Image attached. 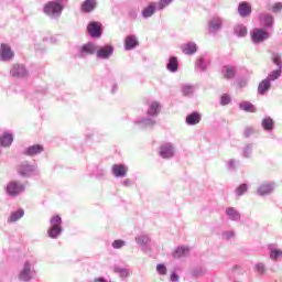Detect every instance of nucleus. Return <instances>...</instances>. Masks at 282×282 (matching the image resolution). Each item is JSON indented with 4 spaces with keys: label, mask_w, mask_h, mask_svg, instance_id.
Wrapping results in <instances>:
<instances>
[{
    "label": "nucleus",
    "mask_w": 282,
    "mask_h": 282,
    "mask_svg": "<svg viewBox=\"0 0 282 282\" xmlns=\"http://www.w3.org/2000/svg\"><path fill=\"white\" fill-rule=\"evenodd\" d=\"M272 23H274V18H272V15H264L262 18V24H264L265 28H270V25H272Z\"/></svg>",
    "instance_id": "37"
},
{
    "label": "nucleus",
    "mask_w": 282,
    "mask_h": 282,
    "mask_svg": "<svg viewBox=\"0 0 282 282\" xmlns=\"http://www.w3.org/2000/svg\"><path fill=\"white\" fill-rule=\"evenodd\" d=\"M25 191V186L19 182H10L7 185V193L8 195H11V197H17L20 193H23Z\"/></svg>",
    "instance_id": "2"
},
{
    "label": "nucleus",
    "mask_w": 282,
    "mask_h": 282,
    "mask_svg": "<svg viewBox=\"0 0 282 282\" xmlns=\"http://www.w3.org/2000/svg\"><path fill=\"white\" fill-rule=\"evenodd\" d=\"M173 2V0H160L159 2V10H164L166 6H170Z\"/></svg>",
    "instance_id": "40"
},
{
    "label": "nucleus",
    "mask_w": 282,
    "mask_h": 282,
    "mask_svg": "<svg viewBox=\"0 0 282 282\" xmlns=\"http://www.w3.org/2000/svg\"><path fill=\"white\" fill-rule=\"evenodd\" d=\"M20 281H30L32 276L30 275V263L25 262L23 270L20 272L19 275Z\"/></svg>",
    "instance_id": "16"
},
{
    "label": "nucleus",
    "mask_w": 282,
    "mask_h": 282,
    "mask_svg": "<svg viewBox=\"0 0 282 282\" xmlns=\"http://www.w3.org/2000/svg\"><path fill=\"white\" fill-rule=\"evenodd\" d=\"M183 94L184 96H191V94H193V87L191 86L183 87Z\"/></svg>",
    "instance_id": "44"
},
{
    "label": "nucleus",
    "mask_w": 282,
    "mask_h": 282,
    "mask_svg": "<svg viewBox=\"0 0 282 282\" xmlns=\"http://www.w3.org/2000/svg\"><path fill=\"white\" fill-rule=\"evenodd\" d=\"M113 54V46L106 45L97 51L98 58H109Z\"/></svg>",
    "instance_id": "9"
},
{
    "label": "nucleus",
    "mask_w": 282,
    "mask_h": 282,
    "mask_svg": "<svg viewBox=\"0 0 282 282\" xmlns=\"http://www.w3.org/2000/svg\"><path fill=\"white\" fill-rule=\"evenodd\" d=\"M248 191V185L241 184L237 189L236 193L240 197V195H243Z\"/></svg>",
    "instance_id": "39"
},
{
    "label": "nucleus",
    "mask_w": 282,
    "mask_h": 282,
    "mask_svg": "<svg viewBox=\"0 0 282 282\" xmlns=\"http://www.w3.org/2000/svg\"><path fill=\"white\" fill-rule=\"evenodd\" d=\"M137 45H138V39H135V35H130L126 37V41H124L126 50H133V47H137Z\"/></svg>",
    "instance_id": "19"
},
{
    "label": "nucleus",
    "mask_w": 282,
    "mask_h": 282,
    "mask_svg": "<svg viewBox=\"0 0 282 282\" xmlns=\"http://www.w3.org/2000/svg\"><path fill=\"white\" fill-rule=\"evenodd\" d=\"M195 52H197V45L195 43L189 42L183 45L184 54L191 55V54H195Z\"/></svg>",
    "instance_id": "21"
},
{
    "label": "nucleus",
    "mask_w": 282,
    "mask_h": 282,
    "mask_svg": "<svg viewBox=\"0 0 282 282\" xmlns=\"http://www.w3.org/2000/svg\"><path fill=\"white\" fill-rule=\"evenodd\" d=\"M202 122V115L199 112H193L186 117V124L195 126Z\"/></svg>",
    "instance_id": "15"
},
{
    "label": "nucleus",
    "mask_w": 282,
    "mask_h": 282,
    "mask_svg": "<svg viewBox=\"0 0 282 282\" xmlns=\"http://www.w3.org/2000/svg\"><path fill=\"white\" fill-rule=\"evenodd\" d=\"M262 127L265 131H272L274 129V121L272 118L267 117L262 120Z\"/></svg>",
    "instance_id": "27"
},
{
    "label": "nucleus",
    "mask_w": 282,
    "mask_h": 282,
    "mask_svg": "<svg viewBox=\"0 0 282 282\" xmlns=\"http://www.w3.org/2000/svg\"><path fill=\"white\" fill-rule=\"evenodd\" d=\"M160 155L161 158L169 159L173 158L174 152H173V145L171 144H164L160 149Z\"/></svg>",
    "instance_id": "14"
},
{
    "label": "nucleus",
    "mask_w": 282,
    "mask_h": 282,
    "mask_svg": "<svg viewBox=\"0 0 282 282\" xmlns=\"http://www.w3.org/2000/svg\"><path fill=\"white\" fill-rule=\"evenodd\" d=\"M142 14L145 19H149V17H153V14H155V3H150L148 8L142 11Z\"/></svg>",
    "instance_id": "24"
},
{
    "label": "nucleus",
    "mask_w": 282,
    "mask_h": 282,
    "mask_svg": "<svg viewBox=\"0 0 282 282\" xmlns=\"http://www.w3.org/2000/svg\"><path fill=\"white\" fill-rule=\"evenodd\" d=\"M0 58L2 61H12L14 58V53L10 45L1 44L0 46Z\"/></svg>",
    "instance_id": "7"
},
{
    "label": "nucleus",
    "mask_w": 282,
    "mask_h": 282,
    "mask_svg": "<svg viewBox=\"0 0 282 282\" xmlns=\"http://www.w3.org/2000/svg\"><path fill=\"white\" fill-rule=\"evenodd\" d=\"M197 65L200 67V69H206V66H204V59H198Z\"/></svg>",
    "instance_id": "49"
},
{
    "label": "nucleus",
    "mask_w": 282,
    "mask_h": 282,
    "mask_svg": "<svg viewBox=\"0 0 282 282\" xmlns=\"http://www.w3.org/2000/svg\"><path fill=\"white\" fill-rule=\"evenodd\" d=\"M220 105L223 106L230 105V95L224 94L220 98Z\"/></svg>",
    "instance_id": "38"
},
{
    "label": "nucleus",
    "mask_w": 282,
    "mask_h": 282,
    "mask_svg": "<svg viewBox=\"0 0 282 282\" xmlns=\"http://www.w3.org/2000/svg\"><path fill=\"white\" fill-rule=\"evenodd\" d=\"M279 257H282V251L281 250L276 249V250L271 251V254H270L271 259L276 260V259H279Z\"/></svg>",
    "instance_id": "41"
},
{
    "label": "nucleus",
    "mask_w": 282,
    "mask_h": 282,
    "mask_svg": "<svg viewBox=\"0 0 282 282\" xmlns=\"http://www.w3.org/2000/svg\"><path fill=\"white\" fill-rule=\"evenodd\" d=\"M238 12L240 17H250V14L252 13V7L248 2H240V4L238 6Z\"/></svg>",
    "instance_id": "8"
},
{
    "label": "nucleus",
    "mask_w": 282,
    "mask_h": 282,
    "mask_svg": "<svg viewBox=\"0 0 282 282\" xmlns=\"http://www.w3.org/2000/svg\"><path fill=\"white\" fill-rule=\"evenodd\" d=\"M228 217H230V219H234V220H237L239 219V213H237L235 210V208L232 207H228L227 210H226Z\"/></svg>",
    "instance_id": "34"
},
{
    "label": "nucleus",
    "mask_w": 282,
    "mask_h": 282,
    "mask_svg": "<svg viewBox=\"0 0 282 282\" xmlns=\"http://www.w3.org/2000/svg\"><path fill=\"white\" fill-rule=\"evenodd\" d=\"M63 220L61 219V216H53L51 218V226L55 228H61V224Z\"/></svg>",
    "instance_id": "35"
},
{
    "label": "nucleus",
    "mask_w": 282,
    "mask_h": 282,
    "mask_svg": "<svg viewBox=\"0 0 282 282\" xmlns=\"http://www.w3.org/2000/svg\"><path fill=\"white\" fill-rule=\"evenodd\" d=\"M251 37L253 43H263V41L270 37V34L265 30L253 29L251 32Z\"/></svg>",
    "instance_id": "5"
},
{
    "label": "nucleus",
    "mask_w": 282,
    "mask_h": 282,
    "mask_svg": "<svg viewBox=\"0 0 282 282\" xmlns=\"http://www.w3.org/2000/svg\"><path fill=\"white\" fill-rule=\"evenodd\" d=\"M160 113V104L158 101H153L148 109V116H158Z\"/></svg>",
    "instance_id": "26"
},
{
    "label": "nucleus",
    "mask_w": 282,
    "mask_h": 282,
    "mask_svg": "<svg viewBox=\"0 0 282 282\" xmlns=\"http://www.w3.org/2000/svg\"><path fill=\"white\" fill-rule=\"evenodd\" d=\"M221 29V20L219 18H214L209 21V30L212 32H217Z\"/></svg>",
    "instance_id": "22"
},
{
    "label": "nucleus",
    "mask_w": 282,
    "mask_h": 282,
    "mask_svg": "<svg viewBox=\"0 0 282 282\" xmlns=\"http://www.w3.org/2000/svg\"><path fill=\"white\" fill-rule=\"evenodd\" d=\"M282 10V3L281 2H276L273 8H272V11L273 12H281Z\"/></svg>",
    "instance_id": "45"
},
{
    "label": "nucleus",
    "mask_w": 282,
    "mask_h": 282,
    "mask_svg": "<svg viewBox=\"0 0 282 282\" xmlns=\"http://www.w3.org/2000/svg\"><path fill=\"white\" fill-rule=\"evenodd\" d=\"M272 61L274 65H278L279 69L273 70L269 74V80H276L281 76L282 73V61H281V55L279 54H273L272 55Z\"/></svg>",
    "instance_id": "4"
},
{
    "label": "nucleus",
    "mask_w": 282,
    "mask_h": 282,
    "mask_svg": "<svg viewBox=\"0 0 282 282\" xmlns=\"http://www.w3.org/2000/svg\"><path fill=\"white\" fill-rule=\"evenodd\" d=\"M96 6H98L96 0H86L82 3V12H94V10H96Z\"/></svg>",
    "instance_id": "10"
},
{
    "label": "nucleus",
    "mask_w": 282,
    "mask_h": 282,
    "mask_svg": "<svg viewBox=\"0 0 282 282\" xmlns=\"http://www.w3.org/2000/svg\"><path fill=\"white\" fill-rule=\"evenodd\" d=\"M239 107L240 109H242V111H247L249 113H257V108L250 101H242L239 104Z\"/></svg>",
    "instance_id": "18"
},
{
    "label": "nucleus",
    "mask_w": 282,
    "mask_h": 282,
    "mask_svg": "<svg viewBox=\"0 0 282 282\" xmlns=\"http://www.w3.org/2000/svg\"><path fill=\"white\" fill-rule=\"evenodd\" d=\"M124 246V240H115L112 242V248L115 249H120Z\"/></svg>",
    "instance_id": "42"
},
{
    "label": "nucleus",
    "mask_w": 282,
    "mask_h": 282,
    "mask_svg": "<svg viewBox=\"0 0 282 282\" xmlns=\"http://www.w3.org/2000/svg\"><path fill=\"white\" fill-rule=\"evenodd\" d=\"M12 134H3L1 138H0V144L1 147H10L12 144Z\"/></svg>",
    "instance_id": "28"
},
{
    "label": "nucleus",
    "mask_w": 282,
    "mask_h": 282,
    "mask_svg": "<svg viewBox=\"0 0 282 282\" xmlns=\"http://www.w3.org/2000/svg\"><path fill=\"white\" fill-rule=\"evenodd\" d=\"M270 87H271L270 79H264L259 84L258 91L259 94H261V96H263V94H265V91H268Z\"/></svg>",
    "instance_id": "23"
},
{
    "label": "nucleus",
    "mask_w": 282,
    "mask_h": 282,
    "mask_svg": "<svg viewBox=\"0 0 282 282\" xmlns=\"http://www.w3.org/2000/svg\"><path fill=\"white\" fill-rule=\"evenodd\" d=\"M61 235V227H52L48 230V237L52 239H56V237Z\"/></svg>",
    "instance_id": "33"
},
{
    "label": "nucleus",
    "mask_w": 282,
    "mask_h": 282,
    "mask_svg": "<svg viewBox=\"0 0 282 282\" xmlns=\"http://www.w3.org/2000/svg\"><path fill=\"white\" fill-rule=\"evenodd\" d=\"M43 12L47 17H61L63 14V4L54 1H50L44 4Z\"/></svg>",
    "instance_id": "1"
},
{
    "label": "nucleus",
    "mask_w": 282,
    "mask_h": 282,
    "mask_svg": "<svg viewBox=\"0 0 282 282\" xmlns=\"http://www.w3.org/2000/svg\"><path fill=\"white\" fill-rule=\"evenodd\" d=\"M171 281H172V282H177V281H180V278L177 276V274L172 273V274H171Z\"/></svg>",
    "instance_id": "48"
},
{
    "label": "nucleus",
    "mask_w": 282,
    "mask_h": 282,
    "mask_svg": "<svg viewBox=\"0 0 282 282\" xmlns=\"http://www.w3.org/2000/svg\"><path fill=\"white\" fill-rule=\"evenodd\" d=\"M257 271H258L260 274H263V272H265V265H263V264H258V265H257Z\"/></svg>",
    "instance_id": "47"
},
{
    "label": "nucleus",
    "mask_w": 282,
    "mask_h": 282,
    "mask_svg": "<svg viewBox=\"0 0 282 282\" xmlns=\"http://www.w3.org/2000/svg\"><path fill=\"white\" fill-rule=\"evenodd\" d=\"M32 171H34V169H32V165L29 164H22L19 167L20 175H29L30 173H32Z\"/></svg>",
    "instance_id": "31"
},
{
    "label": "nucleus",
    "mask_w": 282,
    "mask_h": 282,
    "mask_svg": "<svg viewBox=\"0 0 282 282\" xmlns=\"http://www.w3.org/2000/svg\"><path fill=\"white\" fill-rule=\"evenodd\" d=\"M23 215H25L23 209H19L18 212H14L11 214L9 221H11V224L14 221H19V219H21V217H23Z\"/></svg>",
    "instance_id": "29"
},
{
    "label": "nucleus",
    "mask_w": 282,
    "mask_h": 282,
    "mask_svg": "<svg viewBox=\"0 0 282 282\" xmlns=\"http://www.w3.org/2000/svg\"><path fill=\"white\" fill-rule=\"evenodd\" d=\"M235 33L237 36H246V34H248V29L243 25H237L235 28Z\"/></svg>",
    "instance_id": "32"
},
{
    "label": "nucleus",
    "mask_w": 282,
    "mask_h": 282,
    "mask_svg": "<svg viewBox=\"0 0 282 282\" xmlns=\"http://www.w3.org/2000/svg\"><path fill=\"white\" fill-rule=\"evenodd\" d=\"M115 272L117 274H119L122 279L129 276V271L127 269H123V268H120V267H116Z\"/></svg>",
    "instance_id": "36"
},
{
    "label": "nucleus",
    "mask_w": 282,
    "mask_h": 282,
    "mask_svg": "<svg viewBox=\"0 0 282 282\" xmlns=\"http://www.w3.org/2000/svg\"><path fill=\"white\" fill-rule=\"evenodd\" d=\"M10 74L13 78H25V76H28V70L25 69V66L14 64L11 67Z\"/></svg>",
    "instance_id": "6"
},
{
    "label": "nucleus",
    "mask_w": 282,
    "mask_h": 282,
    "mask_svg": "<svg viewBox=\"0 0 282 282\" xmlns=\"http://www.w3.org/2000/svg\"><path fill=\"white\" fill-rule=\"evenodd\" d=\"M223 76L224 78H226L227 80H230V78H235V75L237 74V69L235 68V66H224L223 67Z\"/></svg>",
    "instance_id": "13"
},
{
    "label": "nucleus",
    "mask_w": 282,
    "mask_h": 282,
    "mask_svg": "<svg viewBox=\"0 0 282 282\" xmlns=\"http://www.w3.org/2000/svg\"><path fill=\"white\" fill-rule=\"evenodd\" d=\"M39 153H43V145L41 144L31 145L25 151V155H39Z\"/></svg>",
    "instance_id": "17"
},
{
    "label": "nucleus",
    "mask_w": 282,
    "mask_h": 282,
    "mask_svg": "<svg viewBox=\"0 0 282 282\" xmlns=\"http://www.w3.org/2000/svg\"><path fill=\"white\" fill-rule=\"evenodd\" d=\"M272 191H274V187L270 183L262 184L258 188L259 195H270V193H272Z\"/></svg>",
    "instance_id": "20"
},
{
    "label": "nucleus",
    "mask_w": 282,
    "mask_h": 282,
    "mask_svg": "<svg viewBox=\"0 0 282 282\" xmlns=\"http://www.w3.org/2000/svg\"><path fill=\"white\" fill-rule=\"evenodd\" d=\"M156 271H158L160 274H162V275L166 274V265H164V264H158V265H156Z\"/></svg>",
    "instance_id": "43"
},
{
    "label": "nucleus",
    "mask_w": 282,
    "mask_h": 282,
    "mask_svg": "<svg viewBox=\"0 0 282 282\" xmlns=\"http://www.w3.org/2000/svg\"><path fill=\"white\" fill-rule=\"evenodd\" d=\"M80 56H87V54H96V45L93 43L84 44L79 47Z\"/></svg>",
    "instance_id": "11"
},
{
    "label": "nucleus",
    "mask_w": 282,
    "mask_h": 282,
    "mask_svg": "<svg viewBox=\"0 0 282 282\" xmlns=\"http://www.w3.org/2000/svg\"><path fill=\"white\" fill-rule=\"evenodd\" d=\"M112 174L115 177H124L127 175V166L122 164L112 165Z\"/></svg>",
    "instance_id": "12"
},
{
    "label": "nucleus",
    "mask_w": 282,
    "mask_h": 282,
    "mask_svg": "<svg viewBox=\"0 0 282 282\" xmlns=\"http://www.w3.org/2000/svg\"><path fill=\"white\" fill-rule=\"evenodd\" d=\"M177 67H178L177 57H171L167 64V69L170 72H177Z\"/></svg>",
    "instance_id": "30"
},
{
    "label": "nucleus",
    "mask_w": 282,
    "mask_h": 282,
    "mask_svg": "<svg viewBox=\"0 0 282 282\" xmlns=\"http://www.w3.org/2000/svg\"><path fill=\"white\" fill-rule=\"evenodd\" d=\"M188 252V247H178L173 253L174 259H182V257H186Z\"/></svg>",
    "instance_id": "25"
},
{
    "label": "nucleus",
    "mask_w": 282,
    "mask_h": 282,
    "mask_svg": "<svg viewBox=\"0 0 282 282\" xmlns=\"http://www.w3.org/2000/svg\"><path fill=\"white\" fill-rule=\"evenodd\" d=\"M142 123L145 126V127H153V124H155V121L151 120V119H145L142 121Z\"/></svg>",
    "instance_id": "46"
},
{
    "label": "nucleus",
    "mask_w": 282,
    "mask_h": 282,
    "mask_svg": "<svg viewBox=\"0 0 282 282\" xmlns=\"http://www.w3.org/2000/svg\"><path fill=\"white\" fill-rule=\"evenodd\" d=\"M87 32L93 39H100V36H102V24L99 22H90L87 25Z\"/></svg>",
    "instance_id": "3"
}]
</instances>
